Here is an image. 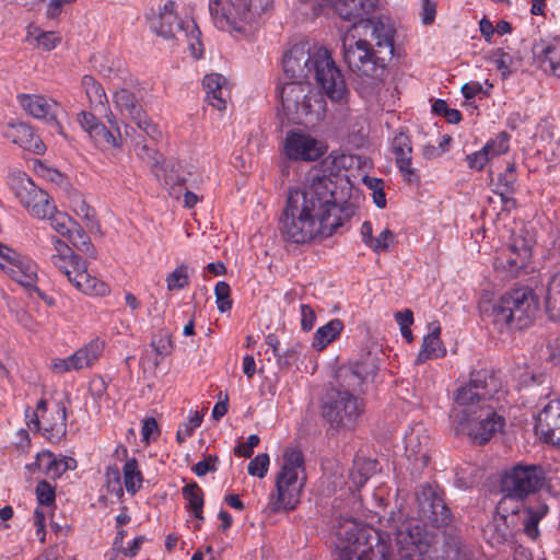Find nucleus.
Instances as JSON below:
<instances>
[{"mask_svg":"<svg viewBox=\"0 0 560 560\" xmlns=\"http://www.w3.org/2000/svg\"><path fill=\"white\" fill-rule=\"evenodd\" d=\"M335 12L352 22L342 36L343 60L364 77H377L394 55L396 28L388 16H365L378 7V0H331Z\"/></svg>","mask_w":560,"mask_h":560,"instance_id":"f257e3e1","label":"nucleus"},{"mask_svg":"<svg viewBox=\"0 0 560 560\" xmlns=\"http://www.w3.org/2000/svg\"><path fill=\"white\" fill-rule=\"evenodd\" d=\"M335 190V182L326 175H313L303 187L290 190L281 233L294 243L330 236L354 214L351 205L336 202Z\"/></svg>","mask_w":560,"mask_h":560,"instance_id":"f03ea898","label":"nucleus"},{"mask_svg":"<svg viewBox=\"0 0 560 560\" xmlns=\"http://www.w3.org/2000/svg\"><path fill=\"white\" fill-rule=\"evenodd\" d=\"M282 66L291 82H308L313 77L331 102H348L350 92L343 74L327 48L308 43L295 44L285 52Z\"/></svg>","mask_w":560,"mask_h":560,"instance_id":"7ed1b4c3","label":"nucleus"},{"mask_svg":"<svg viewBox=\"0 0 560 560\" xmlns=\"http://www.w3.org/2000/svg\"><path fill=\"white\" fill-rule=\"evenodd\" d=\"M479 311L500 329H524L535 319L538 300L529 288L506 292L498 299L490 293L482 294Z\"/></svg>","mask_w":560,"mask_h":560,"instance_id":"20e7f679","label":"nucleus"},{"mask_svg":"<svg viewBox=\"0 0 560 560\" xmlns=\"http://www.w3.org/2000/svg\"><path fill=\"white\" fill-rule=\"evenodd\" d=\"M305 482L303 454L294 448L287 450L276 475V490L269 497L270 511L277 513L294 510L300 503Z\"/></svg>","mask_w":560,"mask_h":560,"instance_id":"39448f33","label":"nucleus"},{"mask_svg":"<svg viewBox=\"0 0 560 560\" xmlns=\"http://www.w3.org/2000/svg\"><path fill=\"white\" fill-rule=\"evenodd\" d=\"M279 112L294 124H315L326 110V102L310 82H285L279 90Z\"/></svg>","mask_w":560,"mask_h":560,"instance_id":"423d86ee","label":"nucleus"},{"mask_svg":"<svg viewBox=\"0 0 560 560\" xmlns=\"http://www.w3.org/2000/svg\"><path fill=\"white\" fill-rule=\"evenodd\" d=\"M272 0H210L213 24L234 36L249 33Z\"/></svg>","mask_w":560,"mask_h":560,"instance_id":"0eeeda50","label":"nucleus"},{"mask_svg":"<svg viewBox=\"0 0 560 560\" xmlns=\"http://www.w3.org/2000/svg\"><path fill=\"white\" fill-rule=\"evenodd\" d=\"M504 396L501 380L492 370L482 369L470 373L469 382L460 386L454 394V400L467 412L477 413L482 405L491 400H500Z\"/></svg>","mask_w":560,"mask_h":560,"instance_id":"6e6552de","label":"nucleus"},{"mask_svg":"<svg viewBox=\"0 0 560 560\" xmlns=\"http://www.w3.org/2000/svg\"><path fill=\"white\" fill-rule=\"evenodd\" d=\"M66 401L59 399H40L36 409L25 410L28 429L40 431L49 441H59L66 434Z\"/></svg>","mask_w":560,"mask_h":560,"instance_id":"1a4fd4ad","label":"nucleus"},{"mask_svg":"<svg viewBox=\"0 0 560 560\" xmlns=\"http://www.w3.org/2000/svg\"><path fill=\"white\" fill-rule=\"evenodd\" d=\"M368 529L354 520H345L337 528V550L339 560H388L382 551L378 556L366 548Z\"/></svg>","mask_w":560,"mask_h":560,"instance_id":"9d476101","label":"nucleus"},{"mask_svg":"<svg viewBox=\"0 0 560 560\" xmlns=\"http://www.w3.org/2000/svg\"><path fill=\"white\" fill-rule=\"evenodd\" d=\"M452 512L444 501V492L436 482L422 486V525L431 527L432 532L422 535V545L431 546L436 542L440 529L452 521Z\"/></svg>","mask_w":560,"mask_h":560,"instance_id":"9b49d317","label":"nucleus"},{"mask_svg":"<svg viewBox=\"0 0 560 560\" xmlns=\"http://www.w3.org/2000/svg\"><path fill=\"white\" fill-rule=\"evenodd\" d=\"M546 481V472L540 465L517 464L502 476L501 489L506 497L524 500L539 491Z\"/></svg>","mask_w":560,"mask_h":560,"instance_id":"f8f14e48","label":"nucleus"},{"mask_svg":"<svg viewBox=\"0 0 560 560\" xmlns=\"http://www.w3.org/2000/svg\"><path fill=\"white\" fill-rule=\"evenodd\" d=\"M9 185L19 203L31 217L38 219L52 210L50 196L38 188L25 173L12 172L9 176Z\"/></svg>","mask_w":560,"mask_h":560,"instance_id":"ddd939ff","label":"nucleus"},{"mask_svg":"<svg viewBox=\"0 0 560 560\" xmlns=\"http://www.w3.org/2000/svg\"><path fill=\"white\" fill-rule=\"evenodd\" d=\"M282 153L292 162H315L323 158L327 151V143L303 129L287 131L282 144Z\"/></svg>","mask_w":560,"mask_h":560,"instance_id":"4468645a","label":"nucleus"},{"mask_svg":"<svg viewBox=\"0 0 560 560\" xmlns=\"http://www.w3.org/2000/svg\"><path fill=\"white\" fill-rule=\"evenodd\" d=\"M363 411V402L348 392H332L323 406L325 419L336 428H352Z\"/></svg>","mask_w":560,"mask_h":560,"instance_id":"2eb2a0df","label":"nucleus"},{"mask_svg":"<svg viewBox=\"0 0 560 560\" xmlns=\"http://www.w3.org/2000/svg\"><path fill=\"white\" fill-rule=\"evenodd\" d=\"M504 420L492 405H482L477 413L467 412L460 421L462 429L476 444L483 445L502 429Z\"/></svg>","mask_w":560,"mask_h":560,"instance_id":"dca6fc26","label":"nucleus"},{"mask_svg":"<svg viewBox=\"0 0 560 560\" xmlns=\"http://www.w3.org/2000/svg\"><path fill=\"white\" fill-rule=\"evenodd\" d=\"M115 108L125 117L135 121L150 137L160 136L158 127L142 112L136 95L127 89H120L113 95Z\"/></svg>","mask_w":560,"mask_h":560,"instance_id":"f3484780","label":"nucleus"},{"mask_svg":"<svg viewBox=\"0 0 560 560\" xmlns=\"http://www.w3.org/2000/svg\"><path fill=\"white\" fill-rule=\"evenodd\" d=\"M138 155L152 162V171L155 177L163 182L165 186H175L184 183V177L180 175V165L174 160L162 159L158 153L150 149L148 145H142Z\"/></svg>","mask_w":560,"mask_h":560,"instance_id":"a211bd4d","label":"nucleus"},{"mask_svg":"<svg viewBox=\"0 0 560 560\" xmlns=\"http://www.w3.org/2000/svg\"><path fill=\"white\" fill-rule=\"evenodd\" d=\"M189 20H179L176 14V3L172 0H167L158 15L151 20V28L155 34L165 38H175L177 34L182 35L185 31L186 23Z\"/></svg>","mask_w":560,"mask_h":560,"instance_id":"6ab92c4d","label":"nucleus"},{"mask_svg":"<svg viewBox=\"0 0 560 560\" xmlns=\"http://www.w3.org/2000/svg\"><path fill=\"white\" fill-rule=\"evenodd\" d=\"M77 462L72 457L57 458L51 452L43 451L36 455L35 462L26 465L32 474H42L48 478H59L67 470H73Z\"/></svg>","mask_w":560,"mask_h":560,"instance_id":"aec40b11","label":"nucleus"},{"mask_svg":"<svg viewBox=\"0 0 560 560\" xmlns=\"http://www.w3.org/2000/svg\"><path fill=\"white\" fill-rule=\"evenodd\" d=\"M105 117L110 129L101 122L98 126H94L89 136L102 149H120L124 144L121 127L125 126L127 129V125L110 110Z\"/></svg>","mask_w":560,"mask_h":560,"instance_id":"412c9836","label":"nucleus"},{"mask_svg":"<svg viewBox=\"0 0 560 560\" xmlns=\"http://www.w3.org/2000/svg\"><path fill=\"white\" fill-rule=\"evenodd\" d=\"M535 430L545 442L560 445V400H551L542 408Z\"/></svg>","mask_w":560,"mask_h":560,"instance_id":"4be33fe9","label":"nucleus"},{"mask_svg":"<svg viewBox=\"0 0 560 560\" xmlns=\"http://www.w3.org/2000/svg\"><path fill=\"white\" fill-rule=\"evenodd\" d=\"M52 246L54 254L50 257V261L70 282L73 276L83 268L85 261L66 242L58 237L52 238Z\"/></svg>","mask_w":560,"mask_h":560,"instance_id":"5701e85b","label":"nucleus"},{"mask_svg":"<svg viewBox=\"0 0 560 560\" xmlns=\"http://www.w3.org/2000/svg\"><path fill=\"white\" fill-rule=\"evenodd\" d=\"M4 136L13 143L24 150L42 154L45 152V144L40 138L34 133L32 128L23 122L8 124L4 129Z\"/></svg>","mask_w":560,"mask_h":560,"instance_id":"b1692460","label":"nucleus"},{"mask_svg":"<svg viewBox=\"0 0 560 560\" xmlns=\"http://www.w3.org/2000/svg\"><path fill=\"white\" fill-rule=\"evenodd\" d=\"M67 207L82 220L84 228L93 234L101 235V224L95 210L86 202L79 191H71L67 196Z\"/></svg>","mask_w":560,"mask_h":560,"instance_id":"393cba45","label":"nucleus"},{"mask_svg":"<svg viewBox=\"0 0 560 560\" xmlns=\"http://www.w3.org/2000/svg\"><path fill=\"white\" fill-rule=\"evenodd\" d=\"M4 272L19 284L28 289H36L37 266L32 259L15 253V257H13Z\"/></svg>","mask_w":560,"mask_h":560,"instance_id":"a878e982","label":"nucleus"},{"mask_svg":"<svg viewBox=\"0 0 560 560\" xmlns=\"http://www.w3.org/2000/svg\"><path fill=\"white\" fill-rule=\"evenodd\" d=\"M20 106L31 116L47 121L56 120L57 103L42 95L22 94L18 96Z\"/></svg>","mask_w":560,"mask_h":560,"instance_id":"bb28decb","label":"nucleus"},{"mask_svg":"<svg viewBox=\"0 0 560 560\" xmlns=\"http://www.w3.org/2000/svg\"><path fill=\"white\" fill-rule=\"evenodd\" d=\"M203 88L208 103L218 110H224L230 98L228 79L219 73L208 74L203 78Z\"/></svg>","mask_w":560,"mask_h":560,"instance_id":"cd10ccee","label":"nucleus"},{"mask_svg":"<svg viewBox=\"0 0 560 560\" xmlns=\"http://www.w3.org/2000/svg\"><path fill=\"white\" fill-rule=\"evenodd\" d=\"M508 150L509 135L506 132H501L480 151L467 155L468 165L470 168L481 170L490 158L505 153Z\"/></svg>","mask_w":560,"mask_h":560,"instance_id":"c85d7f7f","label":"nucleus"},{"mask_svg":"<svg viewBox=\"0 0 560 560\" xmlns=\"http://www.w3.org/2000/svg\"><path fill=\"white\" fill-rule=\"evenodd\" d=\"M393 153L395 154L396 164L401 172L405 180L412 182L416 178L415 170L410 167L411 163V145L409 137L402 132L396 135L392 142Z\"/></svg>","mask_w":560,"mask_h":560,"instance_id":"c756f323","label":"nucleus"},{"mask_svg":"<svg viewBox=\"0 0 560 560\" xmlns=\"http://www.w3.org/2000/svg\"><path fill=\"white\" fill-rule=\"evenodd\" d=\"M515 515L495 514L485 528V534L492 546L503 545L513 536V521Z\"/></svg>","mask_w":560,"mask_h":560,"instance_id":"7c9ffc66","label":"nucleus"},{"mask_svg":"<svg viewBox=\"0 0 560 560\" xmlns=\"http://www.w3.org/2000/svg\"><path fill=\"white\" fill-rule=\"evenodd\" d=\"M70 283L80 292L88 295L104 296L109 293V287L104 281L88 272L86 264L73 276Z\"/></svg>","mask_w":560,"mask_h":560,"instance_id":"2f4dec72","label":"nucleus"},{"mask_svg":"<svg viewBox=\"0 0 560 560\" xmlns=\"http://www.w3.org/2000/svg\"><path fill=\"white\" fill-rule=\"evenodd\" d=\"M124 455H127V448H122ZM122 483L127 493L135 495L143 486V474L138 460L135 457L126 456L121 467Z\"/></svg>","mask_w":560,"mask_h":560,"instance_id":"473e14b6","label":"nucleus"},{"mask_svg":"<svg viewBox=\"0 0 560 560\" xmlns=\"http://www.w3.org/2000/svg\"><path fill=\"white\" fill-rule=\"evenodd\" d=\"M441 326L438 322L428 325V335L422 338V361L445 357L446 348L441 338Z\"/></svg>","mask_w":560,"mask_h":560,"instance_id":"72a5a7b5","label":"nucleus"},{"mask_svg":"<svg viewBox=\"0 0 560 560\" xmlns=\"http://www.w3.org/2000/svg\"><path fill=\"white\" fill-rule=\"evenodd\" d=\"M81 90L85 94L89 106L92 109L104 108L107 104V95L104 88L96 79L85 74L81 79Z\"/></svg>","mask_w":560,"mask_h":560,"instance_id":"f704fd0d","label":"nucleus"},{"mask_svg":"<svg viewBox=\"0 0 560 560\" xmlns=\"http://www.w3.org/2000/svg\"><path fill=\"white\" fill-rule=\"evenodd\" d=\"M343 330V323L338 319H331L315 331L312 346L317 351L324 350L329 343L339 338Z\"/></svg>","mask_w":560,"mask_h":560,"instance_id":"c9c22d12","label":"nucleus"},{"mask_svg":"<svg viewBox=\"0 0 560 560\" xmlns=\"http://www.w3.org/2000/svg\"><path fill=\"white\" fill-rule=\"evenodd\" d=\"M400 546V560H420V533L418 528L412 530H400L398 533Z\"/></svg>","mask_w":560,"mask_h":560,"instance_id":"e433bc0d","label":"nucleus"},{"mask_svg":"<svg viewBox=\"0 0 560 560\" xmlns=\"http://www.w3.org/2000/svg\"><path fill=\"white\" fill-rule=\"evenodd\" d=\"M545 304L549 318L560 322V271L553 275L548 282Z\"/></svg>","mask_w":560,"mask_h":560,"instance_id":"4c0bfd02","label":"nucleus"},{"mask_svg":"<svg viewBox=\"0 0 560 560\" xmlns=\"http://www.w3.org/2000/svg\"><path fill=\"white\" fill-rule=\"evenodd\" d=\"M38 220H47L51 229L61 236H68L75 225L73 219L66 212L59 211L56 205L52 202V210L47 211L44 217H39Z\"/></svg>","mask_w":560,"mask_h":560,"instance_id":"58836bf2","label":"nucleus"},{"mask_svg":"<svg viewBox=\"0 0 560 560\" xmlns=\"http://www.w3.org/2000/svg\"><path fill=\"white\" fill-rule=\"evenodd\" d=\"M26 39L31 45L44 50H51L61 42L60 36L55 32H44L33 25L27 27Z\"/></svg>","mask_w":560,"mask_h":560,"instance_id":"ea45409f","label":"nucleus"},{"mask_svg":"<svg viewBox=\"0 0 560 560\" xmlns=\"http://www.w3.org/2000/svg\"><path fill=\"white\" fill-rule=\"evenodd\" d=\"M547 511L548 506L546 504H539L537 508L529 506L523 511L524 530L529 537L535 538L537 536V525Z\"/></svg>","mask_w":560,"mask_h":560,"instance_id":"a19ab883","label":"nucleus"},{"mask_svg":"<svg viewBox=\"0 0 560 560\" xmlns=\"http://www.w3.org/2000/svg\"><path fill=\"white\" fill-rule=\"evenodd\" d=\"M183 495L187 501V508L196 518L202 520L203 495L197 483H189L184 487Z\"/></svg>","mask_w":560,"mask_h":560,"instance_id":"79ce46f5","label":"nucleus"},{"mask_svg":"<svg viewBox=\"0 0 560 560\" xmlns=\"http://www.w3.org/2000/svg\"><path fill=\"white\" fill-rule=\"evenodd\" d=\"M352 156L339 151H332L323 161V166L330 175H337L340 171L350 167Z\"/></svg>","mask_w":560,"mask_h":560,"instance_id":"37998d69","label":"nucleus"},{"mask_svg":"<svg viewBox=\"0 0 560 560\" xmlns=\"http://www.w3.org/2000/svg\"><path fill=\"white\" fill-rule=\"evenodd\" d=\"M200 32L194 21L186 23L185 31L182 33V37L187 42L190 54L194 58L198 59L202 56V44L199 40Z\"/></svg>","mask_w":560,"mask_h":560,"instance_id":"c03bdc74","label":"nucleus"},{"mask_svg":"<svg viewBox=\"0 0 560 560\" xmlns=\"http://www.w3.org/2000/svg\"><path fill=\"white\" fill-rule=\"evenodd\" d=\"M166 285L168 291H178L189 284V269L186 265H178L166 276Z\"/></svg>","mask_w":560,"mask_h":560,"instance_id":"a18cd8bd","label":"nucleus"},{"mask_svg":"<svg viewBox=\"0 0 560 560\" xmlns=\"http://www.w3.org/2000/svg\"><path fill=\"white\" fill-rule=\"evenodd\" d=\"M542 67L555 77L560 78V45L548 46L542 50Z\"/></svg>","mask_w":560,"mask_h":560,"instance_id":"49530a36","label":"nucleus"},{"mask_svg":"<svg viewBox=\"0 0 560 560\" xmlns=\"http://www.w3.org/2000/svg\"><path fill=\"white\" fill-rule=\"evenodd\" d=\"M202 415L198 411H191L188 416V420L182 423L176 433V440L179 443H184L190 438L194 431L201 425Z\"/></svg>","mask_w":560,"mask_h":560,"instance_id":"de8ad7c7","label":"nucleus"},{"mask_svg":"<svg viewBox=\"0 0 560 560\" xmlns=\"http://www.w3.org/2000/svg\"><path fill=\"white\" fill-rule=\"evenodd\" d=\"M104 341L96 338L93 339L91 342L85 345L84 347L80 348V352L82 353L85 362L88 363L89 368L93 366L94 363L100 359L104 351Z\"/></svg>","mask_w":560,"mask_h":560,"instance_id":"09e8293b","label":"nucleus"},{"mask_svg":"<svg viewBox=\"0 0 560 560\" xmlns=\"http://www.w3.org/2000/svg\"><path fill=\"white\" fill-rule=\"evenodd\" d=\"M151 347L155 352L154 365L158 366L160 361L171 353L172 340L167 335L155 336L151 341Z\"/></svg>","mask_w":560,"mask_h":560,"instance_id":"8fccbe9b","label":"nucleus"},{"mask_svg":"<svg viewBox=\"0 0 560 560\" xmlns=\"http://www.w3.org/2000/svg\"><path fill=\"white\" fill-rule=\"evenodd\" d=\"M395 242V234L388 230H382L376 237L370 241L369 248L375 253H382L388 250Z\"/></svg>","mask_w":560,"mask_h":560,"instance_id":"3c124183","label":"nucleus"},{"mask_svg":"<svg viewBox=\"0 0 560 560\" xmlns=\"http://www.w3.org/2000/svg\"><path fill=\"white\" fill-rule=\"evenodd\" d=\"M432 112L444 117L450 124H458L462 120V114L458 109L450 108L444 100H436L432 105Z\"/></svg>","mask_w":560,"mask_h":560,"instance_id":"603ef678","label":"nucleus"},{"mask_svg":"<svg viewBox=\"0 0 560 560\" xmlns=\"http://www.w3.org/2000/svg\"><path fill=\"white\" fill-rule=\"evenodd\" d=\"M396 323L399 326V330L406 341L411 342L413 336L411 332V325L415 322L413 314L409 310L400 311L395 314Z\"/></svg>","mask_w":560,"mask_h":560,"instance_id":"864d4df0","label":"nucleus"},{"mask_svg":"<svg viewBox=\"0 0 560 560\" xmlns=\"http://www.w3.org/2000/svg\"><path fill=\"white\" fill-rule=\"evenodd\" d=\"M230 291V285L224 281H220L215 284L214 294L217 299V306L221 313H225L232 307Z\"/></svg>","mask_w":560,"mask_h":560,"instance_id":"5fc2aeb1","label":"nucleus"},{"mask_svg":"<svg viewBox=\"0 0 560 560\" xmlns=\"http://www.w3.org/2000/svg\"><path fill=\"white\" fill-rule=\"evenodd\" d=\"M270 459L268 454L261 453L254 457L247 467L248 474L254 477L264 478L269 468Z\"/></svg>","mask_w":560,"mask_h":560,"instance_id":"6e6d98bb","label":"nucleus"},{"mask_svg":"<svg viewBox=\"0 0 560 560\" xmlns=\"http://www.w3.org/2000/svg\"><path fill=\"white\" fill-rule=\"evenodd\" d=\"M105 478L107 488L121 497L124 494V488L121 485V472L119 468L115 466L107 467Z\"/></svg>","mask_w":560,"mask_h":560,"instance_id":"4d7b16f0","label":"nucleus"},{"mask_svg":"<svg viewBox=\"0 0 560 560\" xmlns=\"http://www.w3.org/2000/svg\"><path fill=\"white\" fill-rule=\"evenodd\" d=\"M451 141L452 137L450 135H444L442 140L439 142L438 147L433 144L424 145V148L422 149V156L427 159H435L440 156L443 152L447 150Z\"/></svg>","mask_w":560,"mask_h":560,"instance_id":"13d9d810","label":"nucleus"},{"mask_svg":"<svg viewBox=\"0 0 560 560\" xmlns=\"http://www.w3.org/2000/svg\"><path fill=\"white\" fill-rule=\"evenodd\" d=\"M515 171V163H509L505 172L499 175V186L501 190L505 192L513 190L514 183L516 182Z\"/></svg>","mask_w":560,"mask_h":560,"instance_id":"bf43d9fd","label":"nucleus"},{"mask_svg":"<svg viewBox=\"0 0 560 560\" xmlns=\"http://www.w3.org/2000/svg\"><path fill=\"white\" fill-rule=\"evenodd\" d=\"M36 495L39 504L49 505L55 500V492L46 481H40L36 487Z\"/></svg>","mask_w":560,"mask_h":560,"instance_id":"052dcab7","label":"nucleus"},{"mask_svg":"<svg viewBox=\"0 0 560 560\" xmlns=\"http://www.w3.org/2000/svg\"><path fill=\"white\" fill-rule=\"evenodd\" d=\"M50 370L56 374H63L77 371L71 355L67 358H55L50 362Z\"/></svg>","mask_w":560,"mask_h":560,"instance_id":"680f3d73","label":"nucleus"},{"mask_svg":"<svg viewBox=\"0 0 560 560\" xmlns=\"http://www.w3.org/2000/svg\"><path fill=\"white\" fill-rule=\"evenodd\" d=\"M259 444V436L256 434H252L247 438V441L245 443L238 444L234 453L235 455L240 457H250L254 448Z\"/></svg>","mask_w":560,"mask_h":560,"instance_id":"e2e57ef3","label":"nucleus"},{"mask_svg":"<svg viewBox=\"0 0 560 560\" xmlns=\"http://www.w3.org/2000/svg\"><path fill=\"white\" fill-rule=\"evenodd\" d=\"M301 312V326L302 329L305 331H310L316 322V315L314 310L307 305V304H301L300 306Z\"/></svg>","mask_w":560,"mask_h":560,"instance_id":"0e129e2a","label":"nucleus"},{"mask_svg":"<svg viewBox=\"0 0 560 560\" xmlns=\"http://www.w3.org/2000/svg\"><path fill=\"white\" fill-rule=\"evenodd\" d=\"M217 463L218 458L214 456H208L203 460L198 462L192 470L194 472L201 477L207 475L208 472L215 471L217 470Z\"/></svg>","mask_w":560,"mask_h":560,"instance_id":"69168bd1","label":"nucleus"},{"mask_svg":"<svg viewBox=\"0 0 560 560\" xmlns=\"http://www.w3.org/2000/svg\"><path fill=\"white\" fill-rule=\"evenodd\" d=\"M142 440L149 443L151 440H154L159 435V427L153 418H147L142 422L141 429Z\"/></svg>","mask_w":560,"mask_h":560,"instance_id":"338daca9","label":"nucleus"},{"mask_svg":"<svg viewBox=\"0 0 560 560\" xmlns=\"http://www.w3.org/2000/svg\"><path fill=\"white\" fill-rule=\"evenodd\" d=\"M436 2L432 0H422V24H433L436 15Z\"/></svg>","mask_w":560,"mask_h":560,"instance_id":"774afa93","label":"nucleus"}]
</instances>
